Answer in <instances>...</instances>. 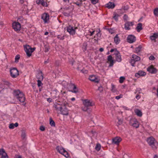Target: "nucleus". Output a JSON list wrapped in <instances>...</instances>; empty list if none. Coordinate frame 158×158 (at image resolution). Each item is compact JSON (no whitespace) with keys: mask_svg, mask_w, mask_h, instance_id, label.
<instances>
[{"mask_svg":"<svg viewBox=\"0 0 158 158\" xmlns=\"http://www.w3.org/2000/svg\"><path fill=\"white\" fill-rule=\"evenodd\" d=\"M68 104V103L66 101H65L63 102L62 108H61L60 111L61 114L63 115H67L69 114V110L66 107V106H67Z\"/></svg>","mask_w":158,"mask_h":158,"instance_id":"nucleus-4","label":"nucleus"},{"mask_svg":"<svg viewBox=\"0 0 158 158\" xmlns=\"http://www.w3.org/2000/svg\"><path fill=\"white\" fill-rule=\"evenodd\" d=\"M45 52H47L49 51V48L48 46H45L44 48Z\"/></svg>","mask_w":158,"mask_h":158,"instance_id":"nucleus-51","label":"nucleus"},{"mask_svg":"<svg viewBox=\"0 0 158 158\" xmlns=\"http://www.w3.org/2000/svg\"><path fill=\"white\" fill-rule=\"evenodd\" d=\"M90 80L95 83H98L100 81L99 79L95 76L92 75L90 76L89 77Z\"/></svg>","mask_w":158,"mask_h":158,"instance_id":"nucleus-10","label":"nucleus"},{"mask_svg":"<svg viewBox=\"0 0 158 158\" xmlns=\"http://www.w3.org/2000/svg\"><path fill=\"white\" fill-rule=\"evenodd\" d=\"M37 78L39 80H43V76L42 72H41L40 73H39L37 76Z\"/></svg>","mask_w":158,"mask_h":158,"instance_id":"nucleus-29","label":"nucleus"},{"mask_svg":"<svg viewBox=\"0 0 158 158\" xmlns=\"http://www.w3.org/2000/svg\"><path fill=\"white\" fill-rule=\"evenodd\" d=\"M121 140L122 139L120 137L117 136L113 139L112 143L114 144H118Z\"/></svg>","mask_w":158,"mask_h":158,"instance_id":"nucleus-13","label":"nucleus"},{"mask_svg":"<svg viewBox=\"0 0 158 158\" xmlns=\"http://www.w3.org/2000/svg\"><path fill=\"white\" fill-rule=\"evenodd\" d=\"M40 129L41 131H44L45 130L44 127L43 126H41L40 127Z\"/></svg>","mask_w":158,"mask_h":158,"instance_id":"nucleus-53","label":"nucleus"},{"mask_svg":"<svg viewBox=\"0 0 158 158\" xmlns=\"http://www.w3.org/2000/svg\"><path fill=\"white\" fill-rule=\"evenodd\" d=\"M12 27L13 28L15 31H19L20 30L21 25L20 23L17 22H14L12 23Z\"/></svg>","mask_w":158,"mask_h":158,"instance_id":"nucleus-7","label":"nucleus"},{"mask_svg":"<svg viewBox=\"0 0 158 158\" xmlns=\"http://www.w3.org/2000/svg\"><path fill=\"white\" fill-rule=\"evenodd\" d=\"M123 158H130V157L127 154H124L123 156Z\"/></svg>","mask_w":158,"mask_h":158,"instance_id":"nucleus-59","label":"nucleus"},{"mask_svg":"<svg viewBox=\"0 0 158 158\" xmlns=\"http://www.w3.org/2000/svg\"><path fill=\"white\" fill-rule=\"evenodd\" d=\"M136 40L135 37L133 35H129L127 38V41L130 43H132Z\"/></svg>","mask_w":158,"mask_h":158,"instance_id":"nucleus-8","label":"nucleus"},{"mask_svg":"<svg viewBox=\"0 0 158 158\" xmlns=\"http://www.w3.org/2000/svg\"><path fill=\"white\" fill-rule=\"evenodd\" d=\"M149 59L150 60H155V58L154 56L152 55L149 57Z\"/></svg>","mask_w":158,"mask_h":158,"instance_id":"nucleus-54","label":"nucleus"},{"mask_svg":"<svg viewBox=\"0 0 158 158\" xmlns=\"http://www.w3.org/2000/svg\"><path fill=\"white\" fill-rule=\"evenodd\" d=\"M123 8L124 10H127L128 9V7L127 6H124Z\"/></svg>","mask_w":158,"mask_h":158,"instance_id":"nucleus-60","label":"nucleus"},{"mask_svg":"<svg viewBox=\"0 0 158 158\" xmlns=\"http://www.w3.org/2000/svg\"><path fill=\"white\" fill-rule=\"evenodd\" d=\"M150 38L152 40L154 41V42H156V39L158 38V33H154L153 35L150 36Z\"/></svg>","mask_w":158,"mask_h":158,"instance_id":"nucleus-20","label":"nucleus"},{"mask_svg":"<svg viewBox=\"0 0 158 158\" xmlns=\"http://www.w3.org/2000/svg\"><path fill=\"white\" fill-rule=\"evenodd\" d=\"M4 84L9 86L10 85V84L8 81H5L4 82Z\"/></svg>","mask_w":158,"mask_h":158,"instance_id":"nucleus-58","label":"nucleus"},{"mask_svg":"<svg viewBox=\"0 0 158 158\" xmlns=\"http://www.w3.org/2000/svg\"><path fill=\"white\" fill-rule=\"evenodd\" d=\"M136 62V61L132 59L130 61V63L131 64V65L133 66H135V62Z\"/></svg>","mask_w":158,"mask_h":158,"instance_id":"nucleus-42","label":"nucleus"},{"mask_svg":"<svg viewBox=\"0 0 158 158\" xmlns=\"http://www.w3.org/2000/svg\"><path fill=\"white\" fill-rule=\"evenodd\" d=\"M63 102L62 103V104L61 105L58 103L55 104L54 105V107L56 110L58 111H60L61 108H62V107L63 106Z\"/></svg>","mask_w":158,"mask_h":158,"instance_id":"nucleus-19","label":"nucleus"},{"mask_svg":"<svg viewBox=\"0 0 158 158\" xmlns=\"http://www.w3.org/2000/svg\"><path fill=\"white\" fill-rule=\"evenodd\" d=\"M6 153L5 150L3 148L0 149V155H3Z\"/></svg>","mask_w":158,"mask_h":158,"instance_id":"nucleus-41","label":"nucleus"},{"mask_svg":"<svg viewBox=\"0 0 158 158\" xmlns=\"http://www.w3.org/2000/svg\"><path fill=\"white\" fill-rule=\"evenodd\" d=\"M115 55L116 60L118 62H120L122 60V59L119 52L118 51H116L115 53Z\"/></svg>","mask_w":158,"mask_h":158,"instance_id":"nucleus-15","label":"nucleus"},{"mask_svg":"<svg viewBox=\"0 0 158 158\" xmlns=\"http://www.w3.org/2000/svg\"><path fill=\"white\" fill-rule=\"evenodd\" d=\"M57 38L60 40H63L64 39V35L62 36L61 35H58L57 36Z\"/></svg>","mask_w":158,"mask_h":158,"instance_id":"nucleus-39","label":"nucleus"},{"mask_svg":"<svg viewBox=\"0 0 158 158\" xmlns=\"http://www.w3.org/2000/svg\"><path fill=\"white\" fill-rule=\"evenodd\" d=\"M136 98L138 100L140 98V96L139 94H137L135 96Z\"/></svg>","mask_w":158,"mask_h":158,"instance_id":"nucleus-61","label":"nucleus"},{"mask_svg":"<svg viewBox=\"0 0 158 158\" xmlns=\"http://www.w3.org/2000/svg\"><path fill=\"white\" fill-rule=\"evenodd\" d=\"M14 127H17L18 126L19 124L18 123H15L14 124Z\"/></svg>","mask_w":158,"mask_h":158,"instance_id":"nucleus-63","label":"nucleus"},{"mask_svg":"<svg viewBox=\"0 0 158 158\" xmlns=\"http://www.w3.org/2000/svg\"><path fill=\"white\" fill-rule=\"evenodd\" d=\"M106 7L109 9H113L115 7V4L114 3L109 2L108 3H107L106 5Z\"/></svg>","mask_w":158,"mask_h":158,"instance_id":"nucleus-22","label":"nucleus"},{"mask_svg":"<svg viewBox=\"0 0 158 158\" xmlns=\"http://www.w3.org/2000/svg\"><path fill=\"white\" fill-rule=\"evenodd\" d=\"M145 75V72L142 71H139L138 73H135V76L136 77H139L140 76H144Z\"/></svg>","mask_w":158,"mask_h":158,"instance_id":"nucleus-21","label":"nucleus"},{"mask_svg":"<svg viewBox=\"0 0 158 158\" xmlns=\"http://www.w3.org/2000/svg\"><path fill=\"white\" fill-rule=\"evenodd\" d=\"M50 124L52 126L55 127V123L51 118H50Z\"/></svg>","mask_w":158,"mask_h":158,"instance_id":"nucleus-31","label":"nucleus"},{"mask_svg":"<svg viewBox=\"0 0 158 158\" xmlns=\"http://www.w3.org/2000/svg\"><path fill=\"white\" fill-rule=\"evenodd\" d=\"M83 102L84 106L88 107L89 106H92V102H90L89 100L88 99H85L83 100Z\"/></svg>","mask_w":158,"mask_h":158,"instance_id":"nucleus-11","label":"nucleus"},{"mask_svg":"<svg viewBox=\"0 0 158 158\" xmlns=\"http://www.w3.org/2000/svg\"><path fill=\"white\" fill-rule=\"evenodd\" d=\"M20 58V56L19 55H17L15 57V62H18V60Z\"/></svg>","mask_w":158,"mask_h":158,"instance_id":"nucleus-45","label":"nucleus"},{"mask_svg":"<svg viewBox=\"0 0 158 158\" xmlns=\"http://www.w3.org/2000/svg\"><path fill=\"white\" fill-rule=\"evenodd\" d=\"M132 59L136 61H138L140 59L139 57L135 55H133L132 56Z\"/></svg>","mask_w":158,"mask_h":158,"instance_id":"nucleus-26","label":"nucleus"},{"mask_svg":"<svg viewBox=\"0 0 158 158\" xmlns=\"http://www.w3.org/2000/svg\"><path fill=\"white\" fill-rule=\"evenodd\" d=\"M75 3L78 6H81L82 4V2H77Z\"/></svg>","mask_w":158,"mask_h":158,"instance_id":"nucleus-57","label":"nucleus"},{"mask_svg":"<svg viewBox=\"0 0 158 158\" xmlns=\"http://www.w3.org/2000/svg\"><path fill=\"white\" fill-rule=\"evenodd\" d=\"M135 112L137 115L139 117H141L142 116V113L140 110L137 109L135 110Z\"/></svg>","mask_w":158,"mask_h":158,"instance_id":"nucleus-27","label":"nucleus"},{"mask_svg":"<svg viewBox=\"0 0 158 158\" xmlns=\"http://www.w3.org/2000/svg\"><path fill=\"white\" fill-rule=\"evenodd\" d=\"M8 157L7 156V155L6 153H5V154H4L3 155H2V157L1 158H8Z\"/></svg>","mask_w":158,"mask_h":158,"instance_id":"nucleus-46","label":"nucleus"},{"mask_svg":"<svg viewBox=\"0 0 158 158\" xmlns=\"http://www.w3.org/2000/svg\"><path fill=\"white\" fill-rule=\"evenodd\" d=\"M56 149L61 154H62L64 148L62 147H59L58 146L56 147Z\"/></svg>","mask_w":158,"mask_h":158,"instance_id":"nucleus-28","label":"nucleus"},{"mask_svg":"<svg viewBox=\"0 0 158 158\" xmlns=\"http://www.w3.org/2000/svg\"><path fill=\"white\" fill-rule=\"evenodd\" d=\"M10 76L13 78L17 77L19 75V71L16 68H12L10 69Z\"/></svg>","mask_w":158,"mask_h":158,"instance_id":"nucleus-5","label":"nucleus"},{"mask_svg":"<svg viewBox=\"0 0 158 158\" xmlns=\"http://www.w3.org/2000/svg\"><path fill=\"white\" fill-rule=\"evenodd\" d=\"M111 91L114 93L117 90L116 89L115 86L113 84H111Z\"/></svg>","mask_w":158,"mask_h":158,"instance_id":"nucleus-35","label":"nucleus"},{"mask_svg":"<svg viewBox=\"0 0 158 158\" xmlns=\"http://www.w3.org/2000/svg\"><path fill=\"white\" fill-rule=\"evenodd\" d=\"M41 81L42 80H37V85L38 87L40 86L43 85V83L41 82Z\"/></svg>","mask_w":158,"mask_h":158,"instance_id":"nucleus-40","label":"nucleus"},{"mask_svg":"<svg viewBox=\"0 0 158 158\" xmlns=\"http://www.w3.org/2000/svg\"><path fill=\"white\" fill-rule=\"evenodd\" d=\"M123 95L120 94L119 96H117L115 97V98L117 100L119 99L120 98L122 97Z\"/></svg>","mask_w":158,"mask_h":158,"instance_id":"nucleus-56","label":"nucleus"},{"mask_svg":"<svg viewBox=\"0 0 158 158\" xmlns=\"http://www.w3.org/2000/svg\"><path fill=\"white\" fill-rule=\"evenodd\" d=\"M73 10V9L71 7H68L64 8L63 14L65 16H69L70 14L72 13Z\"/></svg>","mask_w":158,"mask_h":158,"instance_id":"nucleus-6","label":"nucleus"},{"mask_svg":"<svg viewBox=\"0 0 158 158\" xmlns=\"http://www.w3.org/2000/svg\"><path fill=\"white\" fill-rule=\"evenodd\" d=\"M101 148V145L99 143H97L96 144L95 149L96 150L99 151L100 150Z\"/></svg>","mask_w":158,"mask_h":158,"instance_id":"nucleus-34","label":"nucleus"},{"mask_svg":"<svg viewBox=\"0 0 158 158\" xmlns=\"http://www.w3.org/2000/svg\"><path fill=\"white\" fill-rule=\"evenodd\" d=\"M24 48L25 51L28 57H30L33 52L35 50V48L34 47L32 48L29 45H24Z\"/></svg>","mask_w":158,"mask_h":158,"instance_id":"nucleus-3","label":"nucleus"},{"mask_svg":"<svg viewBox=\"0 0 158 158\" xmlns=\"http://www.w3.org/2000/svg\"><path fill=\"white\" fill-rule=\"evenodd\" d=\"M123 123L121 119H118V125L117 126L121 125Z\"/></svg>","mask_w":158,"mask_h":158,"instance_id":"nucleus-52","label":"nucleus"},{"mask_svg":"<svg viewBox=\"0 0 158 158\" xmlns=\"http://www.w3.org/2000/svg\"><path fill=\"white\" fill-rule=\"evenodd\" d=\"M128 18V17L127 15L125 14L124 15V16L123 17V19L124 20H125V21L127 20Z\"/></svg>","mask_w":158,"mask_h":158,"instance_id":"nucleus-50","label":"nucleus"},{"mask_svg":"<svg viewBox=\"0 0 158 158\" xmlns=\"http://www.w3.org/2000/svg\"><path fill=\"white\" fill-rule=\"evenodd\" d=\"M125 80V77H121L119 78V82L120 83H122Z\"/></svg>","mask_w":158,"mask_h":158,"instance_id":"nucleus-38","label":"nucleus"},{"mask_svg":"<svg viewBox=\"0 0 158 158\" xmlns=\"http://www.w3.org/2000/svg\"><path fill=\"white\" fill-rule=\"evenodd\" d=\"M13 94L15 98L21 102H24L25 101L24 94L19 90H14Z\"/></svg>","mask_w":158,"mask_h":158,"instance_id":"nucleus-1","label":"nucleus"},{"mask_svg":"<svg viewBox=\"0 0 158 158\" xmlns=\"http://www.w3.org/2000/svg\"><path fill=\"white\" fill-rule=\"evenodd\" d=\"M154 13L156 16L158 17V8H156L154 9Z\"/></svg>","mask_w":158,"mask_h":158,"instance_id":"nucleus-36","label":"nucleus"},{"mask_svg":"<svg viewBox=\"0 0 158 158\" xmlns=\"http://www.w3.org/2000/svg\"><path fill=\"white\" fill-rule=\"evenodd\" d=\"M107 60L108 61L110 62V66H112L113 65L114 61L112 59V57L111 55H109L108 56Z\"/></svg>","mask_w":158,"mask_h":158,"instance_id":"nucleus-23","label":"nucleus"},{"mask_svg":"<svg viewBox=\"0 0 158 158\" xmlns=\"http://www.w3.org/2000/svg\"><path fill=\"white\" fill-rule=\"evenodd\" d=\"M62 155L64 156L66 158H68L69 156L68 153L64 148L63 149Z\"/></svg>","mask_w":158,"mask_h":158,"instance_id":"nucleus-30","label":"nucleus"},{"mask_svg":"<svg viewBox=\"0 0 158 158\" xmlns=\"http://www.w3.org/2000/svg\"><path fill=\"white\" fill-rule=\"evenodd\" d=\"M81 72H82L83 73H86L87 71L86 70H84L83 69L81 70Z\"/></svg>","mask_w":158,"mask_h":158,"instance_id":"nucleus-64","label":"nucleus"},{"mask_svg":"<svg viewBox=\"0 0 158 158\" xmlns=\"http://www.w3.org/2000/svg\"><path fill=\"white\" fill-rule=\"evenodd\" d=\"M87 47V44L86 43H84L83 44V48L85 49V50L86 49V48Z\"/></svg>","mask_w":158,"mask_h":158,"instance_id":"nucleus-47","label":"nucleus"},{"mask_svg":"<svg viewBox=\"0 0 158 158\" xmlns=\"http://www.w3.org/2000/svg\"><path fill=\"white\" fill-rule=\"evenodd\" d=\"M147 70L151 73H155L157 72V69L153 65H151L148 67L147 69Z\"/></svg>","mask_w":158,"mask_h":158,"instance_id":"nucleus-9","label":"nucleus"},{"mask_svg":"<svg viewBox=\"0 0 158 158\" xmlns=\"http://www.w3.org/2000/svg\"><path fill=\"white\" fill-rule=\"evenodd\" d=\"M67 31L71 35H73L75 33V30L73 28V27L71 26H69L67 27Z\"/></svg>","mask_w":158,"mask_h":158,"instance_id":"nucleus-16","label":"nucleus"},{"mask_svg":"<svg viewBox=\"0 0 158 158\" xmlns=\"http://www.w3.org/2000/svg\"><path fill=\"white\" fill-rule=\"evenodd\" d=\"M41 0H37L36 1V3L38 4H41Z\"/></svg>","mask_w":158,"mask_h":158,"instance_id":"nucleus-62","label":"nucleus"},{"mask_svg":"<svg viewBox=\"0 0 158 158\" xmlns=\"http://www.w3.org/2000/svg\"><path fill=\"white\" fill-rule=\"evenodd\" d=\"M82 110L84 111H87L89 109V108L87 107L84 106V107H82Z\"/></svg>","mask_w":158,"mask_h":158,"instance_id":"nucleus-43","label":"nucleus"},{"mask_svg":"<svg viewBox=\"0 0 158 158\" xmlns=\"http://www.w3.org/2000/svg\"><path fill=\"white\" fill-rule=\"evenodd\" d=\"M41 4L43 6L45 7L48 6V4L46 2H45L44 0H41Z\"/></svg>","mask_w":158,"mask_h":158,"instance_id":"nucleus-33","label":"nucleus"},{"mask_svg":"<svg viewBox=\"0 0 158 158\" xmlns=\"http://www.w3.org/2000/svg\"><path fill=\"white\" fill-rule=\"evenodd\" d=\"M98 90H99L100 92H102L103 91V88L102 86L99 87L98 88Z\"/></svg>","mask_w":158,"mask_h":158,"instance_id":"nucleus-55","label":"nucleus"},{"mask_svg":"<svg viewBox=\"0 0 158 158\" xmlns=\"http://www.w3.org/2000/svg\"><path fill=\"white\" fill-rule=\"evenodd\" d=\"M142 24L141 23H139L137 24V26L136 27V29L138 32H139L141 30H142L143 28L142 27Z\"/></svg>","mask_w":158,"mask_h":158,"instance_id":"nucleus-25","label":"nucleus"},{"mask_svg":"<svg viewBox=\"0 0 158 158\" xmlns=\"http://www.w3.org/2000/svg\"><path fill=\"white\" fill-rule=\"evenodd\" d=\"M119 16V15L117 14H115L114 15L113 17V18L116 21H117L118 20V17Z\"/></svg>","mask_w":158,"mask_h":158,"instance_id":"nucleus-44","label":"nucleus"},{"mask_svg":"<svg viewBox=\"0 0 158 158\" xmlns=\"http://www.w3.org/2000/svg\"><path fill=\"white\" fill-rule=\"evenodd\" d=\"M131 123L132 124V125L133 127L137 128L139 127L138 122L136 120H131Z\"/></svg>","mask_w":158,"mask_h":158,"instance_id":"nucleus-18","label":"nucleus"},{"mask_svg":"<svg viewBox=\"0 0 158 158\" xmlns=\"http://www.w3.org/2000/svg\"><path fill=\"white\" fill-rule=\"evenodd\" d=\"M14 127H15L14 125V123H12L10 124L9 126V128L11 129H13L14 128Z\"/></svg>","mask_w":158,"mask_h":158,"instance_id":"nucleus-48","label":"nucleus"},{"mask_svg":"<svg viewBox=\"0 0 158 158\" xmlns=\"http://www.w3.org/2000/svg\"><path fill=\"white\" fill-rule=\"evenodd\" d=\"M142 47L141 45H139L138 47L136 48L135 49V52L136 53H138L140 52Z\"/></svg>","mask_w":158,"mask_h":158,"instance_id":"nucleus-32","label":"nucleus"},{"mask_svg":"<svg viewBox=\"0 0 158 158\" xmlns=\"http://www.w3.org/2000/svg\"><path fill=\"white\" fill-rule=\"evenodd\" d=\"M92 4H95L98 2V0H90Z\"/></svg>","mask_w":158,"mask_h":158,"instance_id":"nucleus-49","label":"nucleus"},{"mask_svg":"<svg viewBox=\"0 0 158 158\" xmlns=\"http://www.w3.org/2000/svg\"><path fill=\"white\" fill-rule=\"evenodd\" d=\"M147 141L153 150L156 149L158 146V143L154 138L152 137H150L148 138Z\"/></svg>","mask_w":158,"mask_h":158,"instance_id":"nucleus-2","label":"nucleus"},{"mask_svg":"<svg viewBox=\"0 0 158 158\" xmlns=\"http://www.w3.org/2000/svg\"><path fill=\"white\" fill-rule=\"evenodd\" d=\"M134 25L133 22H127L125 24V28L126 30H130V27Z\"/></svg>","mask_w":158,"mask_h":158,"instance_id":"nucleus-12","label":"nucleus"},{"mask_svg":"<svg viewBox=\"0 0 158 158\" xmlns=\"http://www.w3.org/2000/svg\"><path fill=\"white\" fill-rule=\"evenodd\" d=\"M70 86L73 88V90L72 91V92L76 93L79 92L75 84H71Z\"/></svg>","mask_w":158,"mask_h":158,"instance_id":"nucleus-17","label":"nucleus"},{"mask_svg":"<svg viewBox=\"0 0 158 158\" xmlns=\"http://www.w3.org/2000/svg\"><path fill=\"white\" fill-rule=\"evenodd\" d=\"M26 137V134L24 131H22L21 134V137L23 139L25 138Z\"/></svg>","mask_w":158,"mask_h":158,"instance_id":"nucleus-37","label":"nucleus"},{"mask_svg":"<svg viewBox=\"0 0 158 158\" xmlns=\"http://www.w3.org/2000/svg\"><path fill=\"white\" fill-rule=\"evenodd\" d=\"M118 35L117 34L114 38V42L116 44H118L120 41V38Z\"/></svg>","mask_w":158,"mask_h":158,"instance_id":"nucleus-24","label":"nucleus"},{"mask_svg":"<svg viewBox=\"0 0 158 158\" xmlns=\"http://www.w3.org/2000/svg\"><path fill=\"white\" fill-rule=\"evenodd\" d=\"M41 19L43 20L45 23L47 22L49 19V15L48 13H44L41 16Z\"/></svg>","mask_w":158,"mask_h":158,"instance_id":"nucleus-14","label":"nucleus"}]
</instances>
